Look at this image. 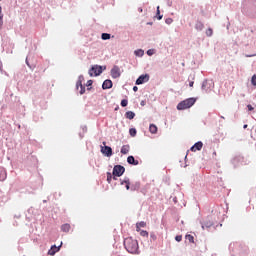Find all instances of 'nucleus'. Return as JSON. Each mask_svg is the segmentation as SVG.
Here are the masks:
<instances>
[{"label": "nucleus", "mask_w": 256, "mask_h": 256, "mask_svg": "<svg viewBox=\"0 0 256 256\" xmlns=\"http://www.w3.org/2000/svg\"><path fill=\"white\" fill-rule=\"evenodd\" d=\"M129 133H130L131 137H135V135H137V130L135 128H131L129 130Z\"/></svg>", "instance_id": "obj_24"}, {"label": "nucleus", "mask_w": 256, "mask_h": 256, "mask_svg": "<svg viewBox=\"0 0 256 256\" xmlns=\"http://www.w3.org/2000/svg\"><path fill=\"white\" fill-rule=\"evenodd\" d=\"M85 93V86H80V95H83Z\"/></svg>", "instance_id": "obj_33"}, {"label": "nucleus", "mask_w": 256, "mask_h": 256, "mask_svg": "<svg viewBox=\"0 0 256 256\" xmlns=\"http://www.w3.org/2000/svg\"><path fill=\"white\" fill-rule=\"evenodd\" d=\"M102 39L103 41H107V39H111V34L109 33H102Z\"/></svg>", "instance_id": "obj_23"}, {"label": "nucleus", "mask_w": 256, "mask_h": 256, "mask_svg": "<svg viewBox=\"0 0 256 256\" xmlns=\"http://www.w3.org/2000/svg\"><path fill=\"white\" fill-rule=\"evenodd\" d=\"M144 51L143 50H137V51H135V55H137L138 57H143V55H144Z\"/></svg>", "instance_id": "obj_25"}, {"label": "nucleus", "mask_w": 256, "mask_h": 256, "mask_svg": "<svg viewBox=\"0 0 256 256\" xmlns=\"http://www.w3.org/2000/svg\"><path fill=\"white\" fill-rule=\"evenodd\" d=\"M195 101L196 100L194 98H188L186 100H183L182 102L178 103V105H177L178 111L190 109V107H193V105H195Z\"/></svg>", "instance_id": "obj_2"}, {"label": "nucleus", "mask_w": 256, "mask_h": 256, "mask_svg": "<svg viewBox=\"0 0 256 256\" xmlns=\"http://www.w3.org/2000/svg\"><path fill=\"white\" fill-rule=\"evenodd\" d=\"M205 25L202 22H197L195 25V29H197V31H203Z\"/></svg>", "instance_id": "obj_16"}, {"label": "nucleus", "mask_w": 256, "mask_h": 256, "mask_svg": "<svg viewBox=\"0 0 256 256\" xmlns=\"http://www.w3.org/2000/svg\"><path fill=\"white\" fill-rule=\"evenodd\" d=\"M166 23L167 25H171V23H173V19L171 18L166 19Z\"/></svg>", "instance_id": "obj_36"}, {"label": "nucleus", "mask_w": 256, "mask_h": 256, "mask_svg": "<svg viewBox=\"0 0 256 256\" xmlns=\"http://www.w3.org/2000/svg\"><path fill=\"white\" fill-rule=\"evenodd\" d=\"M113 82L111 80H105L102 84V89H111Z\"/></svg>", "instance_id": "obj_9"}, {"label": "nucleus", "mask_w": 256, "mask_h": 256, "mask_svg": "<svg viewBox=\"0 0 256 256\" xmlns=\"http://www.w3.org/2000/svg\"><path fill=\"white\" fill-rule=\"evenodd\" d=\"M0 19H3V8L0 6Z\"/></svg>", "instance_id": "obj_37"}, {"label": "nucleus", "mask_w": 256, "mask_h": 256, "mask_svg": "<svg viewBox=\"0 0 256 256\" xmlns=\"http://www.w3.org/2000/svg\"><path fill=\"white\" fill-rule=\"evenodd\" d=\"M61 231H63V233H69V231H71V225L70 224H63L61 226Z\"/></svg>", "instance_id": "obj_12"}, {"label": "nucleus", "mask_w": 256, "mask_h": 256, "mask_svg": "<svg viewBox=\"0 0 256 256\" xmlns=\"http://www.w3.org/2000/svg\"><path fill=\"white\" fill-rule=\"evenodd\" d=\"M121 153L122 155H127V153H129V146L127 145L122 146Z\"/></svg>", "instance_id": "obj_20"}, {"label": "nucleus", "mask_w": 256, "mask_h": 256, "mask_svg": "<svg viewBox=\"0 0 256 256\" xmlns=\"http://www.w3.org/2000/svg\"><path fill=\"white\" fill-rule=\"evenodd\" d=\"M110 73L112 79H119L121 77V68L119 66H113Z\"/></svg>", "instance_id": "obj_5"}, {"label": "nucleus", "mask_w": 256, "mask_h": 256, "mask_svg": "<svg viewBox=\"0 0 256 256\" xmlns=\"http://www.w3.org/2000/svg\"><path fill=\"white\" fill-rule=\"evenodd\" d=\"M112 179H113V175L110 172H108L107 173V181H108V183H111Z\"/></svg>", "instance_id": "obj_30"}, {"label": "nucleus", "mask_w": 256, "mask_h": 256, "mask_svg": "<svg viewBox=\"0 0 256 256\" xmlns=\"http://www.w3.org/2000/svg\"><path fill=\"white\" fill-rule=\"evenodd\" d=\"M205 227H206V229H209V227H213V222H211V221H209V222H204V223L202 224V229H205Z\"/></svg>", "instance_id": "obj_21"}, {"label": "nucleus", "mask_w": 256, "mask_h": 256, "mask_svg": "<svg viewBox=\"0 0 256 256\" xmlns=\"http://www.w3.org/2000/svg\"><path fill=\"white\" fill-rule=\"evenodd\" d=\"M139 90V88L137 86L133 87V91L137 92Z\"/></svg>", "instance_id": "obj_40"}, {"label": "nucleus", "mask_w": 256, "mask_h": 256, "mask_svg": "<svg viewBox=\"0 0 256 256\" xmlns=\"http://www.w3.org/2000/svg\"><path fill=\"white\" fill-rule=\"evenodd\" d=\"M157 15H158V21H161L163 19V16L161 15V11L159 10V6L157 7Z\"/></svg>", "instance_id": "obj_28"}, {"label": "nucleus", "mask_w": 256, "mask_h": 256, "mask_svg": "<svg viewBox=\"0 0 256 256\" xmlns=\"http://www.w3.org/2000/svg\"><path fill=\"white\" fill-rule=\"evenodd\" d=\"M127 163H129V165H139V161L135 160L133 156H128Z\"/></svg>", "instance_id": "obj_11"}, {"label": "nucleus", "mask_w": 256, "mask_h": 256, "mask_svg": "<svg viewBox=\"0 0 256 256\" xmlns=\"http://www.w3.org/2000/svg\"><path fill=\"white\" fill-rule=\"evenodd\" d=\"M124 247L131 255H139V242L131 237L124 239Z\"/></svg>", "instance_id": "obj_1"}, {"label": "nucleus", "mask_w": 256, "mask_h": 256, "mask_svg": "<svg viewBox=\"0 0 256 256\" xmlns=\"http://www.w3.org/2000/svg\"><path fill=\"white\" fill-rule=\"evenodd\" d=\"M83 81H85V78L83 76H79L78 81L76 83L77 89H79V87L83 86Z\"/></svg>", "instance_id": "obj_15"}, {"label": "nucleus", "mask_w": 256, "mask_h": 256, "mask_svg": "<svg viewBox=\"0 0 256 256\" xmlns=\"http://www.w3.org/2000/svg\"><path fill=\"white\" fill-rule=\"evenodd\" d=\"M7 179V172L5 169L0 168V181H5Z\"/></svg>", "instance_id": "obj_13"}, {"label": "nucleus", "mask_w": 256, "mask_h": 256, "mask_svg": "<svg viewBox=\"0 0 256 256\" xmlns=\"http://www.w3.org/2000/svg\"><path fill=\"white\" fill-rule=\"evenodd\" d=\"M141 227H147V223L144 221H141L139 223L136 224V231H141Z\"/></svg>", "instance_id": "obj_14"}, {"label": "nucleus", "mask_w": 256, "mask_h": 256, "mask_svg": "<svg viewBox=\"0 0 256 256\" xmlns=\"http://www.w3.org/2000/svg\"><path fill=\"white\" fill-rule=\"evenodd\" d=\"M123 173H125V167H123L121 165L114 166L113 172H112V175H114L113 179L115 181H117V177H121V175H123Z\"/></svg>", "instance_id": "obj_3"}, {"label": "nucleus", "mask_w": 256, "mask_h": 256, "mask_svg": "<svg viewBox=\"0 0 256 256\" xmlns=\"http://www.w3.org/2000/svg\"><path fill=\"white\" fill-rule=\"evenodd\" d=\"M101 153L105 155L106 157H111L113 155V149L109 146L101 147Z\"/></svg>", "instance_id": "obj_7"}, {"label": "nucleus", "mask_w": 256, "mask_h": 256, "mask_svg": "<svg viewBox=\"0 0 256 256\" xmlns=\"http://www.w3.org/2000/svg\"><path fill=\"white\" fill-rule=\"evenodd\" d=\"M202 89H205V83L202 84Z\"/></svg>", "instance_id": "obj_41"}, {"label": "nucleus", "mask_w": 256, "mask_h": 256, "mask_svg": "<svg viewBox=\"0 0 256 256\" xmlns=\"http://www.w3.org/2000/svg\"><path fill=\"white\" fill-rule=\"evenodd\" d=\"M147 55H149V56L153 55V50H148Z\"/></svg>", "instance_id": "obj_38"}, {"label": "nucleus", "mask_w": 256, "mask_h": 256, "mask_svg": "<svg viewBox=\"0 0 256 256\" xmlns=\"http://www.w3.org/2000/svg\"><path fill=\"white\" fill-rule=\"evenodd\" d=\"M193 85H195V82L190 81V82H189V87H193Z\"/></svg>", "instance_id": "obj_39"}, {"label": "nucleus", "mask_w": 256, "mask_h": 256, "mask_svg": "<svg viewBox=\"0 0 256 256\" xmlns=\"http://www.w3.org/2000/svg\"><path fill=\"white\" fill-rule=\"evenodd\" d=\"M140 235H141V237H149V232L142 230V231H140Z\"/></svg>", "instance_id": "obj_27"}, {"label": "nucleus", "mask_w": 256, "mask_h": 256, "mask_svg": "<svg viewBox=\"0 0 256 256\" xmlns=\"http://www.w3.org/2000/svg\"><path fill=\"white\" fill-rule=\"evenodd\" d=\"M147 81H149V74L141 75L136 80V85H143V83H147Z\"/></svg>", "instance_id": "obj_6"}, {"label": "nucleus", "mask_w": 256, "mask_h": 256, "mask_svg": "<svg viewBox=\"0 0 256 256\" xmlns=\"http://www.w3.org/2000/svg\"><path fill=\"white\" fill-rule=\"evenodd\" d=\"M103 73V67L101 66H93L90 70H89V75L90 77H97L98 75H101Z\"/></svg>", "instance_id": "obj_4"}, {"label": "nucleus", "mask_w": 256, "mask_h": 256, "mask_svg": "<svg viewBox=\"0 0 256 256\" xmlns=\"http://www.w3.org/2000/svg\"><path fill=\"white\" fill-rule=\"evenodd\" d=\"M128 101H127V99H123L122 101H121V107H127V105H128Z\"/></svg>", "instance_id": "obj_29"}, {"label": "nucleus", "mask_w": 256, "mask_h": 256, "mask_svg": "<svg viewBox=\"0 0 256 256\" xmlns=\"http://www.w3.org/2000/svg\"><path fill=\"white\" fill-rule=\"evenodd\" d=\"M201 149H203V142H197L190 148V151L195 153V151H201Z\"/></svg>", "instance_id": "obj_8"}, {"label": "nucleus", "mask_w": 256, "mask_h": 256, "mask_svg": "<svg viewBox=\"0 0 256 256\" xmlns=\"http://www.w3.org/2000/svg\"><path fill=\"white\" fill-rule=\"evenodd\" d=\"M60 247H57L56 245H53L50 250L48 251V255H55V253H59Z\"/></svg>", "instance_id": "obj_10"}, {"label": "nucleus", "mask_w": 256, "mask_h": 256, "mask_svg": "<svg viewBox=\"0 0 256 256\" xmlns=\"http://www.w3.org/2000/svg\"><path fill=\"white\" fill-rule=\"evenodd\" d=\"M93 85V80H88L86 83V87H91Z\"/></svg>", "instance_id": "obj_34"}, {"label": "nucleus", "mask_w": 256, "mask_h": 256, "mask_svg": "<svg viewBox=\"0 0 256 256\" xmlns=\"http://www.w3.org/2000/svg\"><path fill=\"white\" fill-rule=\"evenodd\" d=\"M186 239L189 241V243H195V237H193L191 234H187Z\"/></svg>", "instance_id": "obj_22"}, {"label": "nucleus", "mask_w": 256, "mask_h": 256, "mask_svg": "<svg viewBox=\"0 0 256 256\" xmlns=\"http://www.w3.org/2000/svg\"><path fill=\"white\" fill-rule=\"evenodd\" d=\"M251 83H252V85H256V74H254L253 76H252V79H251Z\"/></svg>", "instance_id": "obj_32"}, {"label": "nucleus", "mask_w": 256, "mask_h": 256, "mask_svg": "<svg viewBox=\"0 0 256 256\" xmlns=\"http://www.w3.org/2000/svg\"><path fill=\"white\" fill-rule=\"evenodd\" d=\"M247 109L248 111H253L255 108L251 104H248Z\"/></svg>", "instance_id": "obj_35"}, {"label": "nucleus", "mask_w": 256, "mask_h": 256, "mask_svg": "<svg viewBox=\"0 0 256 256\" xmlns=\"http://www.w3.org/2000/svg\"><path fill=\"white\" fill-rule=\"evenodd\" d=\"M121 185H125L127 191H129L131 185V182H129V178H126L124 181H122Z\"/></svg>", "instance_id": "obj_18"}, {"label": "nucleus", "mask_w": 256, "mask_h": 256, "mask_svg": "<svg viewBox=\"0 0 256 256\" xmlns=\"http://www.w3.org/2000/svg\"><path fill=\"white\" fill-rule=\"evenodd\" d=\"M149 131L150 133H152L153 135H155V133H157V126L155 124H151L149 126Z\"/></svg>", "instance_id": "obj_19"}, {"label": "nucleus", "mask_w": 256, "mask_h": 256, "mask_svg": "<svg viewBox=\"0 0 256 256\" xmlns=\"http://www.w3.org/2000/svg\"><path fill=\"white\" fill-rule=\"evenodd\" d=\"M244 129H247V124L244 125Z\"/></svg>", "instance_id": "obj_42"}, {"label": "nucleus", "mask_w": 256, "mask_h": 256, "mask_svg": "<svg viewBox=\"0 0 256 256\" xmlns=\"http://www.w3.org/2000/svg\"><path fill=\"white\" fill-rule=\"evenodd\" d=\"M175 240H176L178 243H181V241H183V236L177 235V236L175 237Z\"/></svg>", "instance_id": "obj_31"}, {"label": "nucleus", "mask_w": 256, "mask_h": 256, "mask_svg": "<svg viewBox=\"0 0 256 256\" xmlns=\"http://www.w3.org/2000/svg\"><path fill=\"white\" fill-rule=\"evenodd\" d=\"M206 35H207V37H211V36L213 35V29L208 28V29L206 30Z\"/></svg>", "instance_id": "obj_26"}, {"label": "nucleus", "mask_w": 256, "mask_h": 256, "mask_svg": "<svg viewBox=\"0 0 256 256\" xmlns=\"http://www.w3.org/2000/svg\"><path fill=\"white\" fill-rule=\"evenodd\" d=\"M125 117H126V119H130V120L135 119V114L133 111H128L125 113Z\"/></svg>", "instance_id": "obj_17"}]
</instances>
